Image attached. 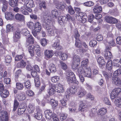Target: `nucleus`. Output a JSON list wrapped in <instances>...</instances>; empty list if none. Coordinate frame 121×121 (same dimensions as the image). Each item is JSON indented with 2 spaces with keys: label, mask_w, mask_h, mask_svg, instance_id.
Returning a JSON list of instances; mask_svg holds the SVG:
<instances>
[{
  "label": "nucleus",
  "mask_w": 121,
  "mask_h": 121,
  "mask_svg": "<svg viewBox=\"0 0 121 121\" xmlns=\"http://www.w3.org/2000/svg\"><path fill=\"white\" fill-rule=\"evenodd\" d=\"M45 26L49 34L52 36H55V34H56L57 35L56 36V37L60 38V36L62 33V31H61L56 29L54 26H51L48 23H46Z\"/></svg>",
  "instance_id": "1"
},
{
  "label": "nucleus",
  "mask_w": 121,
  "mask_h": 121,
  "mask_svg": "<svg viewBox=\"0 0 121 121\" xmlns=\"http://www.w3.org/2000/svg\"><path fill=\"white\" fill-rule=\"evenodd\" d=\"M28 50L29 52L32 56H34V52L38 56H40L42 55L41 48L38 45L30 46Z\"/></svg>",
  "instance_id": "2"
},
{
  "label": "nucleus",
  "mask_w": 121,
  "mask_h": 121,
  "mask_svg": "<svg viewBox=\"0 0 121 121\" xmlns=\"http://www.w3.org/2000/svg\"><path fill=\"white\" fill-rule=\"evenodd\" d=\"M74 34L75 39V45L78 48L80 47L82 45V42L79 39L80 35L78 30H74Z\"/></svg>",
  "instance_id": "3"
},
{
  "label": "nucleus",
  "mask_w": 121,
  "mask_h": 121,
  "mask_svg": "<svg viewBox=\"0 0 121 121\" xmlns=\"http://www.w3.org/2000/svg\"><path fill=\"white\" fill-rule=\"evenodd\" d=\"M104 18L105 21L109 23L115 24L118 22V20L117 19L112 17H110L109 16H105Z\"/></svg>",
  "instance_id": "4"
},
{
  "label": "nucleus",
  "mask_w": 121,
  "mask_h": 121,
  "mask_svg": "<svg viewBox=\"0 0 121 121\" xmlns=\"http://www.w3.org/2000/svg\"><path fill=\"white\" fill-rule=\"evenodd\" d=\"M74 86H72L67 90L68 93L71 94H74L77 92V88L80 86V85L78 84V85H74Z\"/></svg>",
  "instance_id": "5"
},
{
  "label": "nucleus",
  "mask_w": 121,
  "mask_h": 121,
  "mask_svg": "<svg viewBox=\"0 0 121 121\" xmlns=\"http://www.w3.org/2000/svg\"><path fill=\"white\" fill-rule=\"evenodd\" d=\"M54 39L55 40V42L52 45V47H54L56 50H59L62 49V46L59 44L60 41L58 39L55 37Z\"/></svg>",
  "instance_id": "6"
},
{
  "label": "nucleus",
  "mask_w": 121,
  "mask_h": 121,
  "mask_svg": "<svg viewBox=\"0 0 121 121\" xmlns=\"http://www.w3.org/2000/svg\"><path fill=\"white\" fill-rule=\"evenodd\" d=\"M66 79L68 84L70 85L72 84L73 83H74L75 85H78V84H79L75 76L66 78Z\"/></svg>",
  "instance_id": "7"
},
{
  "label": "nucleus",
  "mask_w": 121,
  "mask_h": 121,
  "mask_svg": "<svg viewBox=\"0 0 121 121\" xmlns=\"http://www.w3.org/2000/svg\"><path fill=\"white\" fill-rule=\"evenodd\" d=\"M112 81L113 83L116 85L120 86L121 84V81L120 79L117 76H112Z\"/></svg>",
  "instance_id": "8"
},
{
  "label": "nucleus",
  "mask_w": 121,
  "mask_h": 121,
  "mask_svg": "<svg viewBox=\"0 0 121 121\" xmlns=\"http://www.w3.org/2000/svg\"><path fill=\"white\" fill-rule=\"evenodd\" d=\"M103 56L106 59H109L112 58L113 56L111 53L109 51H105L102 53Z\"/></svg>",
  "instance_id": "9"
},
{
  "label": "nucleus",
  "mask_w": 121,
  "mask_h": 121,
  "mask_svg": "<svg viewBox=\"0 0 121 121\" xmlns=\"http://www.w3.org/2000/svg\"><path fill=\"white\" fill-rule=\"evenodd\" d=\"M44 114L46 118L48 120H50L53 117V116L52 111L50 110H47L45 111Z\"/></svg>",
  "instance_id": "10"
},
{
  "label": "nucleus",
  "mask_w": 121,
  "mask_h": 121,
  "mask_svg": "<svg viewBox=\"0 0 121 121\" xmlns=\"http://www.w3.org/2000/svg\"><path fill=\"white\" fill-rule=\"evenodd\" d=\"M97 62L99 64V67L101 69L104 68V66H105V61L103 59L102 57H99L97 60Z\"/></svg>",
  "instance_id": "11"
},
{
  "label": "nucleus",
  "mask_w": 121,
  "mask_h": 121,
  "mask_svg": "<svg viewBox=\"0 0 121 121\" xmlns=\"http://www.w3.org/2000/svg\"><path fill=\"white\" fill-rule=\"evenodd\" d=\"M80 104L78 110L82 112H86L87 109V106L86 104L82 101L80 102Z\"/></svg>",
  "instance_id": "12"
},
{
  "label": "nucleus",
  "mask_w": 121,
  "mask_h": 121,
  "mask_svg": "<svg viewBox=\"0 0 121 121\" xmlns=\"http://www.w3.org/2000/svg\"><path fill=\"white\" fill-rule=\"evenodd\" d=\"M56 87L54 84H52L51 85V86L50 88L47 90L48 93L49 95H52L54 94L56 91Z\"/></svg>",
  "instance_id": "13"
},
{
  "label": "nucleus",
  "mask_w": 121,
  "mask_h": 121,
  "mask_svg": "<svg viewBox=\"0 0 121 121\" xmlns=\"http://www.w3.org/2000/svg\"><path fill=\"white\" fill-rule=\"evenodd\" d=\"M40 2L39 3V9L42 11H43L44 10L46 9V4L44 0H43L42 2L39 1Z\"/></svg>",
  "instance_id": "14"
},
{
  "label": "nucleus",
  "mask_w": 121,
  "mask_h": 121,
  "mask_svg": "<svg viewBox=\"0 0 121 121\" xmlns=\"http://www.w3.org/2000/svg\"><path fill=\"white\" fill-rule=\"evenodd\" d=\"M58 21L59 24L60 25H63L67 21L66 17L63 16L59 17L58 19Z\"/></svg>",
  "instance_id": "15"
},
{
  "label": "nucleus",
  "mask_w": 121,
  "mask_h": 121,
  "mask_svg": "<svg viewBox=\"0 0 121 121\" xmlns=\"http://www.w3.org/2000/svg\"><path fill=\"white\" fill-rule=\"evenodd\" d=\"M57 88L56 87V91L58 93H63L65 92L64 88L63 86L60 84L58 85Z\"/></svg>",
  "instance_id": "16"
},
{
  "label": "nucleus",
  "mask_w": 121,
  "mask_h": 121,
  "mask_svg": "<svg viewBox=\"0 0 121 121\" xmlns=\"http://www.w3.org/2000/svg\"><path fill=\"white\" fill-rule=\"evenodd\" d=\"M16 19L19 22H23L25 20V17L22 15L17 13L15 16Z\"/></svg>",
  "instance_id": "17"
},
{
  "label": "nucleus",
  "mask_w": 121,
  "mask_h": 121,
  "mask_svg": "<svg viewBox=\"0 0 121 121\" xmlns=\"http://www.w3.org/2000/svg\"><path fill=\"white\" fill-rule=\"evenodd\" d=\"M84 74L85 77L90 78L92 74L91 70L89 68H86L84 69Z\"/></svg>",
  "instance_id": "18"
},
{
  "label": "nucleus",
  "mask_w": 121,
  "mask_h": 121,
  "mask_svg": "<svg viewBox=\"0 0 121 121\" xmlns=\"http://www.w3.org/2000/svg\"><path fill=\"white\" fill-rule=\"evenodd\" d=\"M16 97L19 101L25 100L26 98V95L23 93L21 92L17 95Z\"/></svg>",
  "instance_id": "19"
},
{
  "label": "nucleus",
  "mask_w": 121,
  "mask_h": 121,
  "mask_svg": "<svg viewBox=\"0 0 121 121\" xmlns=\"http://www.w3.org/2000/svg\"><path fill=\"white\" fill-rule=\"evenodd\" d=\"M86 93V90L84 89L81 87L80 88L77 94L81 98L84 96Z\"/></svg>",
  "instance_id": "20"
},
{
  "label": "nucleus",
  "mask_w": 121,
  "mask_h": 121,
  "mask_svg": "<svg viewBox=\"0 0 121 121\" xmlns=\"http://www.w3.org/2000/svg\"><path fill=\"white\" fill-rule=\"evenodd\" d=\"M14 15L11 12L5 13V17L7 20H12L13 19Z\"/></svg>",
  "instance_id": "21"
},
{
  "label": "nucleus",
  "mask_w": 121,
  "mask_h": 121,
  "mask_svg": "<svg viewBox=\"0 0 121 121\" xmlns=\"http://www.w3.org/2000/svg\"><path fill=\"white\" fill-rule=\"evenodd\" d=\"M34 27L35 31L36 32H39L41 30L42 26L41 24L38 22L35 23Z\"/></svg>",
  "instance_id": "22"
},
{
  "label": "nucleus",
  "mask_w": 121,
  "mask_h": 121,
  "mask_svg": "<svg viewBox=\"0 0 121 121\" xmlns=\"http://www.w3.org/2000/svg\"><path fill=\"white\" fill-rule=\"evenodd\" d=\"M1 35H3L4 37L2 38L3 42L4 44H6L7 43L9 42V40L7 38L4 37L6 35H7V34H6L5 31L3 29H2L1 30Z\"/></svg>",
  "instance_id": "23"
},
{
  "label": "nucleus",
  "mask_w": 121,
  "mask_h": 121,
  "mask_svg": "<svg viewBox=\"0 0 121 121\" xmlns=\"http://www.w3.org/2000/svg\"><path fill=\"white\" fill-rule=\"evenodd\" d=\"M112 63V61L111 60H109L108 61L106 65V68L108 70H112L113 69V66Z\"/></svg>",
  "instance_id": "24"
},
{
  "label": "nucleus",
  "mask_w": 121,
  "mask_h": 121,
  "mask_svg": "<svg viewBox=\"0 0 121 121\" xmlns=\"http://www.w3.org/2000/svg\"><path fill=\"white\" fill-rule=\"evenodd\" d=\"M49 69L51 73H54L56 71V66L54 64L52 63L50 64L49 66Z\"/></svg>",
  "instance_id": "25"
},
{
  "label": "nucleus",
  "mask_w": 121,
  "mask_h": 121,
  "mask_svg": "<svg viewBox=\"0 0 121 121\" xmlns=\"http://www.w3.org/2000/svg\"><path fill=\"white\" fill-rule=\"evenodd\" d=\"M26 7L29 8H32L34 6L33 1L32 0H27L25 2Z\"/></svg>",
  "instance_id": "26"
},
{
  "label": "nucleus",
  "mask_w": 121,
  "mask_h": 121,
  "mask_svg": "<svg viewBox=\"0 0 121 121\" xmlns=\"http://www.w3.org/2000/svg\"><path fill=\"white\" fill-rule=\"evenodd\" d=\"M26 45H28L30 44H32L34 43V39L33 37L30 35L26 39Z\"/></svg>",
  "instance_id": "27"
},
{
  "label": "nucleus",
  "mask_w": 121,
  "mask_h": 121,
  "mask_svg": "<svg viewBox=\"0 0 121 121\" xmlns=\"http://www.w3.org/2000/svg\"><path fill=\"white\" fill-rule=\"evenodd\" d=\"M44 54L47 57L51 58L53 56V51H52L46 50L45 51Z\"/></svg>",
  "instance_id": "28"
},
{
  "label": "nucleus",
  "mask_w": 121,
  "mask_h": 121,
  "mask_svg": "<svg viewBox=\"0 0 121 121\" xmlns=\"http://www.w3.org/2000/svg\"><path fill=\"white\" fill-rule=\"evenodd\" d=\"M18 0H10L9 3L12 7H15L17 6Z\"/></svg>",
  "instance_id": "29"
},
{
  "label": "nucleus",
  "mask_w": 121,
  "mask_h": 121,
  "mask_svg": "<svg viewBox=\"0 0 121 121\" xmlns=\"http://www.w3.org/2000/svg\"><path fill=\"white\" fill-rule=\"evenodd\" d=\"M107 112L106 109L104 108H101L99 109L98 111V114L100 116H102L105 114Z\"/></svg>",
  "instance_id": "30"
},
{
  "label": "nucleus",
  "mask_w": 121,
  "mask_h": 121,
  "mask_svg": "<svg viewBox=\"0 0 121 121\" xmlns=\"http://www.w3.org/2000/svg\"><path fill=\"white\" fill-rule=\"evenodd\" d=\"M93 10L94 13H101L102 11V9L101 6L95 7Z\"/></svg>",
  "instance_id": "31"
},
{
  "label": "nucleus",
  "mask_w": 121,
  "mask_h": 121,
  "mask_svg": "<svg viewBox=\"0 0 121 121\" xmlns=\"http://www.w3.org/2000/svg\"><path fill=\"white\" fill-rule=\"evenodd\" d=\"M1 116L5 118V121H9V118L7 116V112L5 110H2L0 112Z\"/></svg>",
  "instance_id": "32"
},
{
  "label": "nucleus",
  "mask_w": 121,
  "mask_h": 121,
  "mask_svg": "<svg viewBox=\"0 0 121 121\" xmlns=\"http://www.w3.org/2000/svg\"><path fill=\"white\" fill-rule=\"evenodd\" d=\"M9 94V91L6 89L4 90L0 93V95L1 97L4 98H6Z\"/></svg>",
  "instance_id": "33"
},
{
  "label": "nucleus",
  "mask_w": 121,
  "mask_h": 121,
  "mask_svg": "<svg viewBox=\"0 0 121 121\" xmlns=\"http://www.w3.org/2000/svg\"><path fill=\"white\" fill-rule=\"evenodd\" d=\"M67 71H66V78L68 77H75V75L74 74V73L71 70L67 69Z\"/></svg>",
  "instance_id": "34"
},
{
  "label": "nucleus",
  "mask_w": 121,
  "mask_h": 121,
  "mask_svg": "<svg viewBox=\"0 0 121 121\" xmlns=\"http://www.w3.org/2000/svg\"><path fill=\"white\" fill-rule=\"evenodd\" d=\"M6 29L7 31H6V32L5 33V34H7V33L13 31L14 30V27L10 24H8L7 25ZM5 31V32H6V31Z\"/></svg>",
  "instance_id": "35"
},
{
  "label": "nucleus",
  "mask_w": 121,
  "mask_h": 121,
  "mask_svg": "<svg viewBox=\"0 0 121 121\" xmlns=\"http://www.w3.org/2000/svg\"><path fill=\"white\" fill-rule=\"evenodd\" d=\"M26 65V62L22 60L20 63L17 64V66L18 68H24Z\"/></svg>",
  "instance_id": "36"
},
{
  "label": "nucleus",
  "mask_w": 121,
  "mask_h": 121,
  "mask_svg": "<svg viewBox=\"0 0 121 121\" xmlns=\"http://www.w3.org/2000/svg\"><path fill=\"white\" fill-rule=\"evenodd\" d=\"M21 31L19 30H17L14 34V36L16 38L19 39L21 37Z\"/></svg>",
  "instance_id": "37"
},
{
  "label": "nucleus",
  "mask_w": 121,
  "mask_h": 121,
  "mask_svg": "<svg viewBox=\"0 0 121 121\" xmlns=\"http://www.w3.org/2000/svg\"><path fill=\"white\" fill-rule=\"evenodd\" d=\"M12 59L11 57L9 55H8L6 56L5 58L6 65H9Z\"/></svg>",
  "instance_id": "38"
},
{
  "label": "nucleus",
  "mask_w": 121,
  "mask_h": 121,
  "mask_svg": "<svg viewBox=\"0 0 121 121\" xmlns=\"http://www.w3.org/2000/svg\"><path fill=\"white\" fill-rule=\"evenodd\" d=\"M116 106L120 108L121 107V98L117 97L115 100Z\"/></svg>",
  "instance_id": "39"
},
{
  "label": "nucleus",
  "mask_w": 121,
  "mask_h": 121,
  "mask_svg": "<svg viewBox=\"0 0 121 121\" xmlns=\"http://www.w3.org/2000/svg\"><path fill=\"white\" fill-rule=\"evenodd\" d=\"M60 12V11H58L56 9L52 10V17H53V18L56 17L58 14H59Z\"/></svg>",
  "instance_id": "40"
},
{
  "label": "nucleus",
  "mask_w": 121,
  "mask_h": 121,
  "mask_svg": "<svg viewBox=\"0 0 121 121\" xmlns=\"http://www.w3.org/2000/svg\"><path fill=\"white\" fill-rule=\"evenodd\" d=\"M71 104V106L72 108H69V109L70 112H75L76 108L75 104L74 103H72Z\"/></svg>",
  "instance_id": "41"
},
{
  "label": "nucleus",
  "mask_w": 121,
  "mask_h": 121,
  "mask_svg": "<svg viewBox=\"0 0 121 121\" xmlns=\"http://www.w3.org/2000/svg\"><path fill=\"white\" fill-rule=\"evenodd\" d=\"M34 117L37 120H39L42 118V115L41 113L38 112L35 114Z\"/></svg>",
  "instance_id": "42"
},
{
  "label": "nucleus",
  "mask_w": 121,
  "mask_h": 121,
  "mask_svg": "<svg viewBox=\"0 0 121 121\" xmlns=\"http://www.w3.org/2000/svg\"><path fill=\"white\" fill-rule=\"evenodd\" d=\"M90 112V116L91 117L94 116L97 112V111L96 109L95 108H92Z\"/></svg>",
  "instance_id": "43"
},
{
  "label": "nucleus",
  "mask_w": 121,
  "mask_h": 121,
  "mask_svg": "<svg viewBox=\"0 0 121 121\" xmlns=\"http://www.w3.org/2000/svg\"><path fill=\"white\" fill-rule=\"evenodd\" d=\"M16 86V88L19 90H22L24 87L23 84L20 82H17Z\"/></svg>",
  "instance_id": "44"
},
{
  "label": "nucleus",
  "mask_w": 121,
  "mask_h": 121,
  "mask_svg": "<svg viewBox=\"0 0 121 121\" xmlns=\"http://www.w3.org/2000/svg\"><path fill=\"white\" fill-rule=\"evenodd\" d=\"M80 62L73 61L72 64V66L73 69H77L78 66L80 64Z\"/></svg>",
  "instance_id": "45"
},
{
  "label": "nucleus",
  "mask_w": 121,
  "mask_h": 121,
  "mask_svg": "<svg viewBox=\"0 0 121 121\" xmlns=\"http://www.w3.org/2000/svg\"><path fill=\"white\" fill-rule=\"evenodd\" d=\"M21 31V33L26 36H27L30 34L29 31L26 29H22Z\"/></svg>",
  "instance_id": "46"
},
{
  "label": "nucleus",
  "mask_w": 121,
  "mask_h": 121,
  "mask_svg": "<svg viewBox=\"0 0 121 121\" xmlns=\"http://www.w3.org/2000/svg\"><path fill=\"white\" fill-rule=\"evenodd\" d=\"M84 69L82 66L79 67L78 70V72L77 73V75H82V73H84Z\"/></svg>",
  "instance_id": "47"
},
{
  "label": "nucleus",
  "mask_w": 121,
  "mask_h": 121,
  "mask_svg": "<svg viewBox=\"0 0 121 121\" xmlns=\"http://www.w3.org/2000/svg\"><path fill=\"white\" fill-rule=\"evenodd\" d=\"M60 120L62 121L66 118L67 115L66 113H62L60 114Z\"/></svg>",
  "instance_id": "48"
},
{
  "label": "nucleus",
  "mask_w": 121,
  "mask_h": 121,
  "mask_svg": "<svg viewBox=\"0 0 121 121\" xmlns=\"http://www.w3.org/2000/svg\"><path fill=\"white\" fill-rule=\"evenodd\" d=\"M27 107V104L25 102L21 103L19 106V108L22 109H24V110H25L26 109Z\"/></svg>",
  "instance_id": "49"
},
{
  "label": "nucleus",
  "mask_w": 121,
  "mask_h": 121,
  "mask_svg": "<svg viewBox=\"0 0 121 121\" xmlns=\"http://www.w3.org/2000/svg\"><path fill=\"white\" fill-rule=\"evenodd\" d=\"M24 86L28 89H29L31 87V84L29 81H27L24 82Z\"/></svg>",
  "instance_id": "50"
},
{
  "label": "nucleus",
  "mask_w": 121,
  "mask_h": 121,
  "mask_svg": "<svg viewBox=\"0 0 121 121\" xmlns=\"http://www.w3.org/2000/svg\"><path fill=\"white\" fill-rule=\"evenodd\" d=\"M60 63L62 69L66 71L67 69V66L65 63L63 61H60Z\"/></svg>",
  "instance_id": "51"
},
{
  "label": "nucleus",
  "mask_w": 121,
  "mask_h": 121,
  "mask_svg": "<svg viewBox=\"0 0 121 121\" xmlns=\"http://www.w3.org/2000/svg\"><path fill=\"white\" fill-rule=\"evenodd\" d=\"M25 9L24 7V6L23 7H22L20 8V12H21V13L24 15H27L28 14V13L26 11L25 9Z\"/></svg>",
  "instance_id": "52"
},
{
  "label": "nucleus",
  "mask_w": 121,
  "mask_h": 121,
  "mask_svg": "<svg viewBox=\"0 0 121 121\" xmlns=\"http://www.w3.org/2000/svg\"><path fill=\"white\" fill-rule=\"evenodd\" d=\"M40 43L41 45L43 46H46L47 44L46 39L45 38H43L41 39Z\"/></svg>",
  "instance_id": "53"
},
{
  "label": "nucleus",
  "mask_w": 121,
  "mask_h": 121,
  "mask_svg": "<svg viewBox=\"0 0 121 121\" xmlns=\"http://www.w3.org/2000/svg\"><path fill=\"white\" fill-rule=\"evenodd\" d=\"M97 42L95 40H92L90 41L89 45L91 47H94L97 44Z\"/></svg>",
  "instance_id": "54"
},
{
  "label": "nucleus",
  "mask_w": 121,
  "mask_h": 121,
  "mask_svg": "<svg viewBox=\"0 0 121 121\" xmlns=\"http://www.w3.org/2000/svg\"><path fill=\"white\" fill-rule=\"evenodd\" d=\"M51 81L53 82H56L59 80V78L57 76H54L51 78Z\"/></svg>",
  "instance_id": "55"
},
{
  "label": "nucleus",
  "mask_w": 121,
  "mask_h": 121,
  "mask_svg": "<svg viewBox=\"0 0 121 121\" xmlns=\"http://www.w3.org/2000/svg\"><path fill=\"white\" fill-rule=\"evenodd\" d=\"M94 4V3L92 1H90L85 2L83 4L85 6L90 7L93 6Z\"/></svg>",
  "instance_id": "56"
},
{
  "label": "nucleus",
  "mask_w": 121,
  "mask_h": 121,
  "mask_svg": "<svg viewBox=\"0 0 121 121\" xmlns=\"http://www.w3.org/2000/svg\"><path fill=\"white\" fill-rule=\"evenodd\" d=\"M65 4H64L61 3H60L58 4L56 7L58 9H59V10L60 9H62L65 8Z\"/></svg>",
  "instance_id": "57"
},
{
  "label": "nucleus",
  "mask_w": 121,
  "mask_h": 121,
  "mask_svg": "<svg viewBox=\"0 0 121 121\" xmlns=\"http://www.w3.org/2000/svg\"><path fill=\"white\" fill-rule=\"evenodd\" d=\"M95 18L94 15L92 14H90L88 17V21L91 23L93 22Z\"/></svg>",
  "instance_id": "58"
},
{
  "label": "nucleus",
  "mask_w": 121,
  "mask_h": 121,
  "mask_svg": "<svg viewBox=\"0 0 121 121\" xmlns=\"http://www.w3.org/2000/svg\"><path fill=\"white\" fill-rule=\"evenodd\" d=\"M29 112L30 113H33L35 110V108L34 106L32 104H30L28 106Z\"/></svg>",
  "instance_id": "59"
},
{
  "label": "nucleus",
  "mask_w": 121,
  "mask_h": 121,
  "mask_svg": "<svg viewBox=\"0 0 121 121\" xmlns=\"http://www.w3.org/2000/svg\"><path fill=\"white\" fill-rule=\"evenodd\" d=\"M121 74V69H119L114 72L113 74V76L116 77L120 75Z\"/></svg>",
  "instance_id": "60"
},
{
  "label": "nucleus",
  "mask_w": 121,
  "mask_h": 121,
  "mask_svg": "<svg viewBox=\"0 0 121 121\" xmlns=\"http://www.w3.org/2000/svg\"><path fill=\"white\" fill-rule=\"evenodd\" d=\"M21 73V69H18L16 71L15 73L16 79H17L19 77Z\"/></svg>",
  "instance_id": "61"
},
{
  "label": "nucleus",
  "mask_w": 121,
  "mask_h": 121,
  "mask_svg": "<svg viewBox=\"0 0 121 121\" xmlns=\"http://www.w3.org/2000/svg\"><path fill=\"white\" fill-rule=\"evenodd\" d=\"M35 82L36 86L37 87H39L40 84V81L38 77L35 78Z\"/></svg>",
  "instance_id": "62"
},
{
  "label": "nucleus",
  "mask_w": 121,
  "mask_h": 121,
  "mask_svg": "<svg viewBox=\"0 0 121 121\" xmlns=\"http://www.w3.org/2000/svg\"><path fill=\"white\" fill-rule=\"evenodd\" d=\"M18 105V102L17 100H15L14 103V107L13 109L14 111H15L16 110Z\"/></svg>",
  "instance_id": "63"
},
{
  "label": "nucleus",
  "mask_w": 121,
  "mask_h": 121,
  "mask_svg": "<svg viewBox=\"0 0 121 121\" xmlns=\"http://www.w3.org/2000/svg\"><path fill=\"white\" fill-rule=\"evenodd\" d=\"M117 95V94L115 93L113 91L111 92L110 95L111 99H113L115 98Z\"/></svg>",
  "instance_id": "64"
}]
</instances>
